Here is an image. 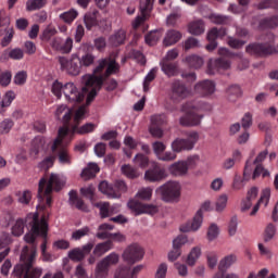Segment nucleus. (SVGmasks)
I'll return each instance as SVG.
<instances>
[{"instance_id":"62","label":"nucleus","mask_w":278,"mask_h":278,"mask_svg":"<svg viewBox=\"0 0 278 278\" xmlns=\"http://www.w3.org/2000/svg\"><path fill=\"white\" fill-rule=\"evenodd\" d=\"M134 162L137 166H140V168H147V166H149V157L141 153L135 156Z\"/></svg>"},{"instance_id":"26","label":"nucleus","mask_w":278,"mask_h":278,"mask_svg":"<svg viewBox=\"0 0 278 278\" xmlns=\"http://www.w3.org/2000/svg\"><path fill=\"white\" fill-rule=\"evenodd\" d=\"M142 268H144V265H137L131 271V267L129 266H119L115 271L114 278H136V275H138Z\"/></svg>"},{"instance_id":"32","label":"nucleus","mask_w":278,"mask_h":278,"mask_svg":"<svg viewBox=\"0 0 278 278\" xmlns=\"http://www.w3.org/2000/svg\"><path fill=\"white\" fill-rule=\"evenodd\" d=\"M68 194H70L71 205H75V207L77 210H80V212H87L88 211V206L86 205L84 200L79 199V197L77 195V191L72 190V191H70Z\"/></svg>"},{"instance_id":"28","label":"nucleus","mask_w":278,"mask_h":278,"mask_svg":"<svg viewBox=\"0 0 278 278\" xmlns=\"http://www.w3.org/2000/svg\"><path fill=\"white\" fill-rule=\"evenodd\" d=\"M161 68L167 77H175L179 74V65L175 61L163 60L161 61Z\"/></svg>"},{"instance_id":"50","label":"nucleus","mask_w":278,"mask_h":278,"mask_svg":"<svg viewBox=\"0 0 278 278\" xmlns=\"http://www.w3.org/2000/svg\"><path fill=\"white\" fill-rule=\"evenodd\" d=\"M156 76H157V68L154 67L148 73V75L143 80V91L149 92L151 88V81H153Z\"/></svg>"},{"instance_id":"64","label":"nucleus","mask_w":278,"mask_h":278,"mask_svg":"<svg viewBox=\"0 0 278 278\" xmlns=\"http://www.w3.org/2000/svg\"><path fill=\"white\" fill-rule=\"evenodd\" d=\"M227 42L231 47V49H242L244 45H247V41L238 39L236 37H229Z\"/></svg>"},{"instance_id":"5","label":"nucleus","mask_w":278,"mask_h":278,"mask_svg":"<svg viewBox=\"0 0 278 278\" xmlns=\"http://www.w3.org/2000/svg\"><path fill=\"white\" fill-rule=\"evenodd\" d=\"M151 197H153V189L151 188H141L135 199L128 201V208L132 212L135 216H141V214H157V206L154 204H144L141 201H151ZM140 199V200H138Z\"/></svg>"},{"instance_id":"34","label":"nucleus","mask_w":278,"mask_h":278,"mask_svg":"<svg viewBox=\"0 0 278 278\" xmlns=\"http://www.w3.org/2000/svg\"><path fill=\"white\" fill-rule=\"evenodd\" d=\"M99 190L102 194H106L109 199H118V192L114 191V185H109L105 180L99 184Z\"/></svg>"},{"instance_id":"53","label":"nucleus","mask_w":278,"mask_h":278,"mask_svg":"<svg viewBox=\"0 0 278 278\" xmlns=\"http://www.w3.org/2000/svg\"><path fill=\"white\" fill-rule=\"evenodd\" d=\"M77 16H79V13L77 12V10L72 9L67 12H64L60 15V18L62 21H64V23H67L71 25V23H73V21H75V18H77Z\"/></svg>"},{"instance_id":"27","label":"nucleus","mask_w":278,"mask_h":278,"mask_svg":"<svg viewBox=\"0 0 278 278\" xmlns=\"http://www.w3.org/2000/svg\"><path fill=\"white\" fill-rule=\"evenodd\" d=\"M251 161H247L245 163V167L243 170V177L236 174L235 178H233V182H232V188L233 190H242V188H244V182L247 181V177H249V175H251Z\"/></svg>"},{"instance_id":"55","label":"nucleus","mask_w":278,"mask_h":278,"mask_svg":"<svg viewBox=\"0 0 278 278\" xmlns=\"http://www.w3.org/2000/svg\"><path fill=\"white\" fill-rule=\"evenodd\" d=\"M253 125V114L251 112H247L241 118V127L244 131H249L251 126Z\"/></svg>"},{"instance_id":"6","label":"nucleus","mask_w":278,"mask_h":278,"mask_svg":"<svg viewBox=\"0 0 278 278\" xmlns=\"http://www.w3.org/2000/svg\"><path fill=\"white\" fill-rule=\"evenodd\" d=\"M66 136H68V127L59 128L58 137L51 146V151L53 155H55V159L58 157L59 163L71 166V164H73V156H71L68 148L64 144V138H66Z\"/></svg>"},{"instance_id":"10","label":"nucleus","mask_w":278,"mask_h":278,"mask_svg":"<svg viewBox=\"0 0 278 278\" xmlns=\"http://www.w3.org/2000/svg\"><path fill=\"white\" fill-rule=\"evenodd\" d=\"M153 3H155V0H140L139 10L141 12V15H138L132 22V29H138V27L140 26H143V31H147V29H149V26H144V23H147V21H149L151 16Z\"/></svg>"},{"instance_id":"11","label":"nucleus","mask_w":278,"mask_h":278,"mask_svg":"<svg viewBox=\"0 0 278 278\" xmlns=\"http://www.w3.org/2000/svg\"><path fill=\"white\" fill-rule=\"evenodd\" d=\"M157 194H161L162 200L166 203L176 201L181 197V186L177 181H168L156 189Z\"/></svg>"},{"instance_id":"17","label":"nucleus","mask_w":278,"mask_h":278,"mask_svg":"<svg viewBox=\"0 0 278 278\" xmlns=\"http://www.w3.org/2000/svg\"><path fill=\"white\" fill-rule=\"evenodd\" d=\"M268 150H264L263 152H260L256 159L252 162V164H256L252 174V179H257V177L260 176H262L263 179H266V177H270V172H268V169L264 168V166L262 165V162L266 160Z\"/></svg>"},{"instance_id":"49","label":"nucleus","mask_w":278,"mask_h":278,"mask_svg":"<svg viewBox=\"0 0 278 278\" xmlns=\"http://www.w3.org/2000/svg\"><path fill=\"white\" fill-rule=\"evenodd\" d=\"M161 38H162V33H160L159 30H152L148 35H146V42L150 47H154V45H157Z\"/></svg>"},{"instance_id":"44","label":"nucleus","mask_w":278,"mask_h":278,"mask_svg":"<svg viewBox=\"0 0 278 278\" xmlns=\"http://www.w3.org/2000/svg\"><path fill=\"white\" fill-rule=\"evenodd\" d=\"M185 62L190 66V68H201L203 66V58L197 55V54H191L185 59Z\"/></svg>"},{"instance_id":"48","label":"nucleus","mask_w":278,"mask_h":278,"mask_svg":"<svg viewBox=\"0 0 278 278\" xmlns=\"http://www.w3.org/2000/svg\"><path fill=\"white\" fill-rule=\"evenodd\" d=\"M201 257V247H194L190 251L188 257H187V264L188 266H194L197 264V261Z\"/></svg>"},{"instance_id":"47","label":"nucleus","mask_w":278,"mask_h":278,"mask_svg":"<svg viewBox=\"0 0 278 278\" xmlns=\"http://www.w3.org/2000/svg\"><path fill=\"white\" fill-rule=\"evenodd\" d=\"M64 112H65V114H64ZM55 114H56L58 118H60V116H62V114H64L63 123L65 125H68V123H71V118L73 116V112L70 109H66L65 105L58 106Z\"/></svg>"},{"instance_id":"42","label":"nucleus","mask_w":278,"mask_h":278,"mask_svg":"<svg viewBox=\"0 0 278 278\" xmlns=\"http://www.w3.org/2000/svg\"><path fill=\"white\" fill-rule=\"evenodd\" d=\"M16 99V93L14 91H8L2 101L0 102V114H4L5 108H10L12 105V101Z\"/></svg>"},{"instance_id":"58","label":"nucleus","mask_w":278,"mask_h":278,"mask_svg":"<svg viewBox=\"0 0 278 278\" xmlns=\"http://www.w3.org/2000/svg\"><path fill=\"white\" fill-rule=\"evenodd\" d=\"M58 34V29H55V27L53 26H48L42 35H41V40L43 42H49V40H51V38H53V36H55Z\"/></svg>"},{"instance_id":"18","label":"nucleus","mask_w":278,"mask_h":278,"mask_svg":"<svg viewBox=\"0 0 278 278\" xmlns=\"http://www.w3.org/2000/svg\"><path fill=\"white\" fill-rule=\"evenodd\" d=\"M230 66L231 62H229V60H227L225 56L216 60H210L207 63L206 73L208 75H216V73H220L222 71H228Z\"/></svg>"},{"instance_id":"63","label":"nucleus","mask_w":278,"mask_h":278,"mask_svg":"<svg viewBox=\"0 0 278 278\" xmlns=\"http://www.w3.org/2000/svg\"><path fill=\"white\" fill-rule=\"evenodd\" d=\"M13 127L14 122L10 118H7L0 123V134H10Z\"/></svg>"},{"instance_id":"39","label":"nucleus","mask_w":278,"mask_h":278,"mask_svg":"<svg viewBox=\"0 0 278 278\" xmlns=\"http://www.w3.org/2000/svg\"><path fill=\"white\" fill-rule=\"evenodd\" d=\"M179 40H181V33L177 30H168L163 42L165 47H172V45H177Z\"/></svg>"},{"instance_id":"24","label":"nucleus","mask_w":278,"mask_h":278,"mask_svg":"<svg viewBox=\"0 0 278 278\" xmlns=\"http://www.w3.org/2000/svg\"><path fill=\"white\" fill-rule=\"evenodd\" d=\"M201 118H203V115L197 113V110L192 109L187 111V113L180 117V125H182V127H195V125H201Z\"/></svg>"},{"instance_id":"19","label":"nucleus","mask_w":278,"mask_h":278,"mask_svg":"<svg viewBox=\"0 0 278 278\" xmlns=\"http://www.w3.org/2000/svg\"><path fill=\"white\" fill-rule=\"evenodd\" d=\"M50 46L54 51L68 54L73 51V38L67 37L66 39H62V37H54Z\"/></svg>"},{"instance_id":"59","label":"nucleus","mask_w":278,"mask_h":278,"mask_svg":"<svg viewBox=\"0 0 278 278\" xmlns=\"http://www.w3.org/2000/svg\"><path fill=\"white\" fill-rule=\"evenodd\" d=\"M122 173L128 177V179H136V177H138V172L131 165H123Z\"/></svg>"},{"instance_id":"13","label":"nucleus","mask_w":278,"mask_h":278,"mask_svg":"<svg viewBox=\"0 0 278 278\" xmlns=\"http://www.w3.org/2000/svg\"><path fill=\"white\" fill-rule=\"evenodd\" d=\"M84 116H86V106H79L78 110L75 112L74 115V127L73 131L76 134H92L94 129H97V125L92 123H87L79 127V123L84 121Z\"/></svg>"},{"instance_id":"43","label":"nucleus","mask_w":278,"mask_h":278,"mask_svg":"<svg viewBox=\"0 0 278 278\" xmlns=\"http://www.w3.org/2000/svg\"><path fill=\"white\" fill-rule=\"evenodd\" d=\"M236 262H238V256H236V254L227 255L220 261L218 268L220 271H225L227 268H231Z\"/></svg>"},{"instance_id":"2","label":"nucleus","mask_w":278,"mask_h":278,"mask_svg":"<svg viewBox=\"0 0 278 278\" xmlns=\"http://www.w3.org/2000/svg\"><path fill=\"white\" fill-rule=\"evenodd\" d=\"M121 68V65L114 60L108 59L106 70L103 75H85L83 77L84 90H88L89 94L87 96V105H90L94 101V97L101 88H103V79H108L110 75H116Z\"/></svg>"},{"instance_id":"20","label":"nucleus","mask_w":278,"mask_h":278,"mask_svg":"<svg viewBox=\"0 0 278 278\" xmlns=\"http://www.w3.org/2000/svg\"><path fill=\"white\" fill-rule=\"evenodd\" d=\"M144 179L151 182L162 181V179H166V169L160 166V164L153 163L152 166L146 170Z\"/></svg>"},{"instance_id":"4","label":"nucleus","mask_w":278,"mask_h":278,"mask_svg":"<svg viewBox=\"0 0 278 278\" xmlns=\"http://www.w3.org/2000/svg\"><path fill=\"white\" fill-rule=\"evenodd\" d=\"M51 92L56 97V99H62V93L64 94L66 101L70 103H81L86 98V94H90L89 90H78L74 83H66L63 85L60 80H55L52 84Z\"/></svg>"},{"instance_id":"35","label":"nucleus","mask_w":278,"mask_h":278,"mask_svg":"<svg viewBox=\"0 0 278 278\" xmlns=\"http://www.w3.org/2000/svg\"><path fill=\"white\" fill-rule=\"evenodd\" d=\"M94 207L100 210L101 218H110L114 214V206H110V202H98L94 204Z\"/></svg>"},{"instance_id":"16","label":"nucleus","mask_w":278,"mask_h":278,"mask_svg":"<svg viewBox=\"0 0 278 278\" xmlns=\"http://www.w3.org/2000/svg\"><path fill=\"white\" fill-rule=\"evenodd\" d=\"M7 36L2 39V47H8L10 42H12V38H14V29L10 28V17L5 15L4 11H0V36Z\"/></svg>"},{"instance_id":"46","label":"nucleus","mask_w":278,"mask_h":278,"mask_svg":"<svg viewBox=\"0 0 278 278\" xmlns=\"http://www.w3.org/2000/svg\"><path fill=\"white\" fill-rule=\"evenodd\" d=\"M45 144H47V141L45 140V137L37 136L31 141V151L38 155L40 153L41 149H45Z\"/></svg>"},{"instance_id":"54","label":"nucleus","mask_w":278,"mask_h":278,"mask_svg":"<svg viewBox=\"0 0 278 278\" xmlns=\"http://www.w3.org/2000/svg\"><path fill=\"white\" fill-rule=\"evenodd\" d=\"M94 186L90 185L88 187H84L80 189V194L85 197V199H89L91 203H94V192H96Z\"/></svg>"},{"instance_id":"37","label":"nucleus","mask_w":278,"mask_h":278,"mask_svg":"<svg viewBox=\"0 0 278 278\" xmlns=\"http://www.w3.org/2000/svg\"><path fill=\"white\" fill-rule=\"evenodd\" d=\"M258 27L260 29H275V27H278V15L261 20Z\"/></svg>"},{"instance_id":"57","label":"nucleus","mask_w":278,"mask_h":278,"mask_svg":"<svg viewBox=\"0 0 278 278\" xmlns=\"http://www.w3.org/2000/svg\"><path fill=\"white\" fill-rule=\"evenodd\" d=\"M167 121L165 114H156L151 117V123L154 127H162L163 125H166Z\"/></svg>"},{"instance_id":"1","label":"nucleus","mask_w":278,"mask_h":278,"mask_svg":"<svg viewBox=\"0 0 278 278\" xmlns=\"http://www.w3.org/2000/svg\"><path fill=\"white\" fill-rule=\"evenodd\" d=\"M27 225L30 226V231H28L24 236V241L26 244L22 249L20 262L14 266L12 275H21L24 270H29L36 264V257H38V243L36 242V238L40 236L41 238H47V233L49 231V224H47V219L41 218L38 213H29L26 218H17L15 224L11 228L12 236L15 238H21L23 233H25V227Z\"/></svg>"},{"instance_id":"31","label":"nucleus","mask_w":278,"mask_h":278,"mask_svg":"<svg viewBox=\"0 0 278 278\" xmlns=\"http://www.w3.org/2000/svg\"><path fill=\"white\" fill-rule=\"evenodd\" d=\"M99 16V10L92 9L85 14L84 23L87 29H92L98 24L97 17Z\"/></svg>"},{"instance_id":"23","label":"nucleus","mask_w":278,"mask_h":278,"mask_svg":"<svg viewBox=\"0 0 278 278\" xmlns=\"http://www.w3.org/2000/svg\"><path fill=\"white\" fill-rule=\"evenodd\" d=\"M190 96V89L186 87V84L180 80H175L172 85V99L174 101H181Z\"/></svg>"},{"instance_id":"14","label":"nucleus","mask_w":278,"mask_h":278,"mask_svg":"<svg viewBox=\"0 0 278 278\" xmlns=\"http://www.w3.org/2000/svg\"><path fill=\"white\" fill-rule=\"evenodd\" d=\"M210 201L204 202L193 217L192 223L181 226L180 231H182V233H187V231H198V229H201V225H203V212H210Z\"/></svg>"},{"instance_id":"33","label":"nucleus","mask_w":278,"mask_h":278,"mask_svg":"<svg viewBox=\"0 0 278 278\" xmlns=\"http://www.w3.org/2000/svg\"><path fill=\"white\" fill-rule=\"evenodd\" d=\"M169 173L174 175V177H181L188 173V163L178 162L174 163L169 167Z\"/></svg>"},{"instance_id":"40","label":"nucleus","mask_w":278,"mask_h":278,"mask_svg":"<svg viewBox=\"0 0 278 278\" xmlns=\"http://www.w3.org/2000/svg\"><path fill=\"white\" fill-rule=\"evenodd\" d=\"M189 33H191L193 36H201L203 31H205V24L202 20H198L194 22H191L188 26Z\"/></svg>"},{"instance_id":"22","label":"nucleus","mask_w":278,"mask_h":278,"mask_svg":"<svg viewBox=\"0 0 278 278\" xmlns=\"http://www.w3.org/2000/svg\"><path fill=\"white\" fill-rule=\"evenodd\" d=\"M227 36V29L225 27H213L207 34L208 45L206 46V51H214L218 43L216 42L217 38H225Z\"/></svg>"},{"instance_id":"41","label":"nucleus","mask_w":278,"mask_h":278,"mask_svg":"<svg viewBox=\"0 0 278 278\" xmlns=\"http://www.w3.org/2000/svg\"><path fill=\"white\" fill-rule=\"evenodd\" d=\"M126 38L127 34L125 33V30L121 29L112 35L109 40L113 47H121V45L125 43Z\"/></svg>"},{"instance_id":"8","label":"nucleus","mask_w":278,"mask_h":278,"mask_svg":"<svg viewBox=\"0 0 278 278\" xmlns=\"http://www.w3.org/2000/svg\"><path fill=\"white\" fill-rule=\"evenodd\" d=\"M58 62L61 66V71L67 73V75L76 77V75L81 73V61L77 53L72 54L70 59L66 56H59Z\"/></svg>"},{"instance_id":"51","label":"nucleus","mask_w":278,"mask_h":278,"mask_svg":"<svg viewBox=\"0 0 278 278\" xmlns=\"http://www.w3.org/2000/svg\"><path fill=\"white\" fill-rule=\"evenodd\" d=\"M226 92L229 101H236L242 94V89L238 85H231Z\"/></svg>"},{"instance_id":"60","label":"nucleus","mask_w":278,"mask_h":278,"mask_svg":"<svg viewBox=\"0 0 278 278\" xmlns=\"http://www.w3.org/2000/svg\"><path fill=\"white\" fill-rule=\"evenodd\" d=\"M102 86H104L108 92H112L113 90H116V88H118V83L114 78L106 77L103 79Z\"/></svg>"},{"instance_id":"45","label":"nucleus","mask_w":278,"mask_h":278,"mask_svg":"<svg viewBox=\"0 0 278 278\" xmlns=\"http://www.w3.org/2000/svg\"><path fill=\"white\" fill-rule=\"evenodd\" d=\"M48 0H28L26 2L27 12H36V10H42L47 5Z\"/></svg>"},{"instance_id":"56","label":"nucleus","mask_w":278,"mask_h":278,"mask_svg":"<svg viewBox=\"0 0 278 278\" xmlns=\"http://www.w3.org/2000/svg\"><path fill=\"white\" fill-rule=\"evenodd\" d=\"M275 233H277V228L274 224H268L264 231V242H270L275 238Z\"/></svg>"},{"instance_id":"3","label":"nucleus","mask_w":278,"mask_h":278,"mask_svg":"<svg viewBox=\"0 0 278 278\" xmlns=\"http://www.w3.org/2000/svg\"><path fill=\"white\" fill-rule=\"evenodd\" d=\"M64 188V179L59 174H51L48 177H43L39 180L38 187V201L45 207H51L53 198L51 197L54 192H60Z\"/></svg>"},{"instance_id":"61","label":"nucleus","mask_w":278,"mask_h":278,"mask_svg":"<svg viewBox=\"0 0 278 278\" xmlns=\"http://www.w3.org/2000/svg\"><path fill=\"white\" fill-rule=\"evenodd\" d=\"M96 58L92 55V53L87 52L80 58V67L85 66H92L94 64Z\"/></svg>"},{"instance_id":"15","label":"nucleus","mask_w":278,"mask_h":278,"mask_svg":"<svg viewBox=\"0 0 278 278\" xmlns=\"http://www.w3.org/2000/svg\"><path fill=\"white\" fill-rule=\"evenodd\" d=\"M124 262H127L130 266H134L136 262H140L144 257V250L138 244L128 245L123 255Z\"/></svg>"},{"instance_id":"7","label":"nucleus","mask_w":278,"mask_h":278,"mask_svg":"<svg viewBox=\"0 0 278 278\" xmlns=\"http://www.w3.org/2000/svg\"><path fill=\"white\" fill-rule=\"evenodd\" d=\"M268 42H252L247 46L245 51L249 55H253L254 58H268V55H273L277 53V48L273 45V40H275V35L273 33H268Z\"/></svg>"},{"instance_id":"29","label":"nucleus","mask_w":278,"mask_h":278,"mask_svg":"<svg viewBox=\"0 0 278 278\" xmlns=\"http://www.w3.org/2000/svg\"><path fill=\"white\" fill-rule=\"evenodd\" d=\"M258 192H260V189H257V187H252L248 191V195L245 200L242 201V204H241L242 212H247V210H251V205H253V201L257 199Z\"/></svg>"},{"instance_id":"9","label":"nucleus","mask_w":278,"mask_h":278,"mask_svg":"<svg viewBox=\"0 0 278 278\" xmlns=\"http://www.w3.org/2000/svg\"><path fill=\"white\" fill-rule=\"evenodd\" d=\"M187 138H177L172 142V150L174 153H181V151H192L194 144L199 142V132L189 131L186 134Z\"/></svg>"},{"instance_id":"25","label":"nucleus","mask_w":278,"mask_h":278,"mask_svg":"<svg viewBox=\"0 0 278 278\" xmlns=\"http://www.w3.org/2000/svg\"><path fill=\"white\" fill-rule=\"evenodd\" d=\"M194 91L200 97H212L216 91V84L212 80H202L194 86Z\"/></svg>"},{"instance_id":"30","label":"nucleus","mask_w":278,"mask_h":278,"mask_svg":"<svg viewBox=\"0 0 278 278\" xmlns=\"http://www.w3.org/2000/svg\"><path fill=\"white\" fill-rule=\"evenodd\" d=\"M270 201V189L267 188V189H264L262 191V194H261V198L260 200L257 201V203L254 205L252 212L250 213L251 216H255V214H257V212H260V206L262 204L265 205H268V202Z\"/></svg>"},{"instance_id":"52","label":"nucleus","mask_w":278,"mask_h":278,"mask_svg":"<svg viewBox=\"0 0 278 278\" xmlns=\"http://www.w3.org/2000/svg\"><path fill=\"white\" fill-rule=\"evenodd\" d=\"M210 21L214 23L215 25H228L230 18L227 15H220L216 13H212L208 16Z\"/></svg>"},{"instance_id":"21","label":"nucleus","mask_w":278,"mask_h":278,"mask_svg":"<svg viewBox=\"0 0 278 278\" xmlns=\"http://www.w3.org/2000/svg\"><path fill=\"white\" fill-rule=\"evenodd\" d=\"M92 249H94V243L92 242H89L81 248H74L68 252V257L72 262H83V260L86 258V255H90Z\"/></svg>"},{"instance_id":"12","label":"nucleus","mask_w":278,"mask_h":278,"mask_svg":"<svg viewBox=\"0 0 278 278\" xmlns=\"http://www.w3.org/2000/svg\"><path fill=\"white\" fill-rule=\"evenodd\" d=\"M119 260L121 257L115 252L105 256L96 266V278H108L110 275V266H116Z\"/></svg>"},{"instance_id":"38","label":"nucleus","mask_w":278,"mask_h":278,"mask_svg":"<svg viewBox=\"0 0 278 278\" xmlns=\"http://www.w3.org/2000/svg\"><path fill=\"white\" fill-rule=\"evenodd\" d=\"M12 276L17 278H40L42 277V267L24 269L21 275H12Z\"/></svg>"},{"instance_id":"36","label":"nucleus","mask_w":278,"mask_h":278,"mask_svg":"<svg viewBox=\"0 0 278 278\" xmlns=\"http://www.w3.org/2000/svg\"><path fill=\"white\" fill-rule=\"evenodd\" d=\"M112 247H113L112 240L98 243L93 249V255L96 257H101L102 255H105L108 251H111Z\"/></svg>"}]
</instances>
